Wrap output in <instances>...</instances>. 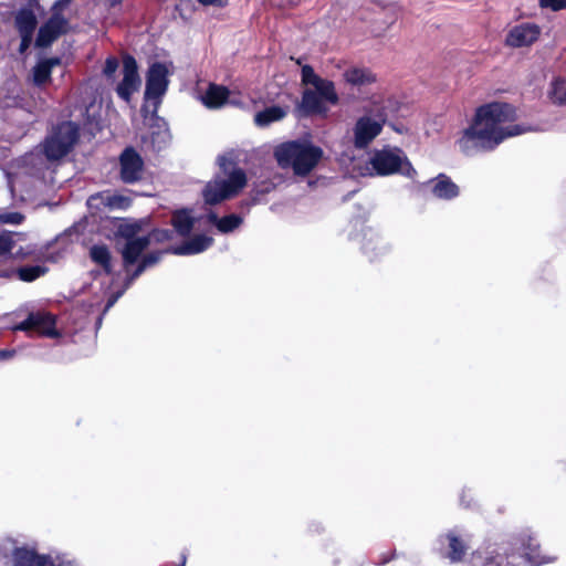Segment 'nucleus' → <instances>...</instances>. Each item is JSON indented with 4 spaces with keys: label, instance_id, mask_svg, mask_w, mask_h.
<instances>
[{
    "label": "nucleus",
    "instance_id": "1",
    "mask_svg": "<svg viewBox=\"0 0 566 566\" xmlns=\"http://www.w3.org/2000/svg\"><path fill=\"white\" fill-rule=\"evenodd\" d=\"M518 112L515 105L493 101L475 108L467 127L459 132L455 144L467 156L492 151L509 138L539 130L538 127L515 123Z\"/></svg>",
    "mask_w": 566,
    "mask_h": 566
},
{
    "label": "nucleus",
    "instance_id": "2",
    "mask_svg": "<svg viewBox=\"0 0 566 566\" xmlns=\"http://www.w3.org/2000/svg\"><path fill=\"white\" fill-rule=\"evenodd\" d=\"M323 155V149L306 138L282 143L274 149L279 166L291 169L298 177L310 175L317 167Z\"/></svg>",
    "mask_w": 566,
    "mask_h": 566
},
{
    "label": "nucleus",
    "instance_id": "3",
    "mask_svg": "<svg viewBox=\"0 0 566 566\" xmlns=\"http://www.w3.org/2000/svg\"><path fill=\"white\" fill-rule=\"evenodd\" d=\"M221 172L208 181L201 193L207 205H218L237 196L247 185L243 169L222 157L219 159Z\"/></svg>",
    "mask_w": 566,
    "mask_h": 566
},
{
    "label": "nucleus",
    "instance_id": "4",
    "mask_svg": "<svg viewBox=\"0 0 566 566\" xmlns=\"http://www.w3.org/2000/svg\"><path fill=\"white\" fill-rule=\"evenodd\" d=\"M302 82L306 85H312L314 88H307L303 93L302 102L298 106V112L302 115H325L328 111L325 104L337 103L338 97L333 82L317 76L314 70L308 65L302 69Z\"/></svg>",
    "mask_w": 566,
    "mask_h": 566
},
{
    "label": "nucleus",
    "instance_id": "5",
    "mask_svg": "<svg viewBox=\"0 0 566 566\" xmlns=\"http://www.w3.org/2000/svg\"><path fill=\"white\" fill-rule=\"evenodd\" d=\"M360 176H387L396 172L413 178L416 170L401 151L397 149H381L375 151L364 167H358Z\"/></svg>",
    "mask_w": 566,
    "mask_h": 566
},
{
    "label": "nucleus",
    "instance_id": "6",
    "mask_svg": "<svg viewBox=\"0 0 566 566\" xmlns=\"http://www.w3.org/2000/svg\"><path fill=\"white\" fill-rule=\"evenodd\" d=\"M78 139V126L73 122H63L54 126L43 144V151L51 160L64 157Z\"/></svg>",
    "mask_w": 566,
    "mask_h": 566
},
{
    "label": "nucleus",
    "instance_id": "7",
    "mask_svg": "<svg viewBox=\"0 0 566 566\" xmlns=\"http://www.w3.org/2000/svg\"><path fill=\"white\" fill-rule=\"evenodd\" d=\"M514 544L510 543H484L476 548L469 558V566H514L509 562L513 555Z\"/></svg>",
    "mask_w": 566,
    "mask_h": 566
},
{
    "label": "nucleus",
    "instance_id": "8",
    "mask_svg": "<svg viewBox=\"0 0 566 566\" xmlns=\"http://www.w3.org/2000/svg\"><path fill=\"white\" fill-rule=\"evenodd\" d=\"M171 74L172 64L170 62H156L153 63L148 69L146 76L145 99L147 103H151L155 109L167 92L169 84L168 77Z\"/></svg>",
    "mask_w": 566,
    "mask_h": 566
},
{
    "label": "nucleus",
    "instance_id": "9",
    "mask_svg": "<svg viewBox=\"0 0 566 566\" xmlns=\"http://www.w3.org/2000/svg\"><path fill=\"white\" fill-rule=\"evenodd\" d=\"M139 230V226L137 223H125L119 228V233L123 235L126 241L124 245L120 248L124 266L126 272L129 274V266L139 263L142 259V253L149 247L150 239L149 237H136V233Z\"/></svg>",
    "mask_w": 566,
    "mask_h": 566
},
{
    "label": "nucleus",
    "instance_id": "10",
    "mask_svg": "<svg viewBox=\"0 0 566 566\" xmlns=\"http://www.w3.org/2000/svg\"><path fill=\"white\" fill-rule=\"evenodd\" d=\"M387 115L384 113L358 118L354 127V145L357 148L367 147L381 133Z\"/></svg>",
    "mask_w": 566,
    "mask_h": 566
},
{
    "label": "nucleus",
    "instance_id": "11",
    "mask_svg": "<svg viewBox=\"0 0 566 566\" xmlns=\"http://www.w3.org/2000/svg\"><path fill=\"white\" fill-rule=\"evenodd\" d=\"M71 29L70 21L61 13L54 12L38 28V48L50 46Z\"/></svg>",
    "mask_w": 566,
    "mask_h": 566
},
{
    "label": "nucleus",
    "instance_id": "12",
    "mask_svg": "<svg viewBox=\"0 0 566 566\" xmlns=\"http://www.w3.org/2000/svg\"><path fill=\"white\" fill-rule=\"evenodd\" d=\"M514 544V551L522 548V555L531 566H542L545 564L554 563L556 556L545 553L541 549L537 541L532 535H522L512 542Z\"/></svg>",
    "mask_w": 566,
    "mask_h": 566
},
{
    "label": "nucleus",
    "instance_id": "13",
    "mask_svg": "<svg viewBox=\"0 0 566 566\" xmlns=\"http://www.w3.org/2000/svg\"><path fill=\"white\" fill-rule=\"evenodd\" d=\"M539 25L531 22H523L511 28L505 38V44L518 49L531 46L541 35Z\"/></svg>",
    "mask_w": 566,
    "mask_h": 566
},
{
    "label": "nucleus",
    "instance_id": "14",
    "mask_svg": "<svg viewBox=\"0 0 566 566\" xmlns=\"http://www.w3.org/2000/svg\"><path fill=\"white\" fill-rule=\"evenodd\" d=\"M140 86V77L136 60L130 55L123 59V80L117 85L116 92L120 98L128 102L132 94Z\"/></svg>",
    "mask_w": 566,
    "mask_h": 566
},
{
    "label": "nucleus",
    "instance_id": "15",
    "mask_svg": "<svg viewBox=\"0 0 566 566\" xmlns=\"http://www.w3.org/2000/svg\"><path fill=\"white\" fill-rule=\"evenodd\" d=\"M200 101L210 109L220 108L226 104L234 106L243 105V102L227 87L213 83L209 84L207 90L201 93Z\"/></svg>",
    "mask_w": 566,
    "mask_h": 566
},
{
    "label": "nucleus",
    "instance_id": "16",
    "mask_svg": "<svg viewBox=\"0 0 566 566\" xmlns=\"http://www.w3.org/2000/svg\"><path fill=\"white\" fill-rule=\"evenodd\" d=\"M438 542L448 544L447 557L451 563L462 562L469 549V537L457 530L440 535Z\"/></svg>",
    "mask_w": 566,
    "mask_h": 566
},
{
    "label": "nucleus",
    "instance_id": "17",
    "mask_svg": "<svg viewBox=\"0 0 566 566\" xmlns=\"http://www.w3.org/2000/svg\"><path fill=\"white\" fill-rule=\"evenodd\" d=\"M360 249L370 260L385 255L390 245L381 233L374 229H365L361 233Z\"/></svg>",
    "mask_w": 566,
    "mask_h": 566
},
{
    "label": "nucleus",
    "instance_id": "18",
    "mask_svg": "<svg viewBox=\"0 0 566 566\" xmlns=\"http://www.w3.org/2000/svg\"><path fill=\"white\" fill-rule=\"evenodd\" d=\"M120 161V178L126 184L136 182L143 175V159L132 148L123 151L119 158Z\"/></svg>",
    "mask_w": 566,
    "mask_h": 566
},
{
    "label": "nucleus",
    "instance_id": "19",
    "mask_svg": "<svg viewBox=\"0 0 566 566\" xmlns=\"http://www.w3.org/2000/svg\"><path fill=\"white\" fill-rule=\"evenodd\" d=\"M17 29L21 36L19 52L24 54L30 48L35 28L34 13L32 9L21 10L15 18Z\"/></svg>",
    "mask_w": 566,
    "mask_h": 566
},
{
    "label": "nucleus",
    "instance_id": "20",
    "mask_svg": "<svg viewBox=\"0 0 566 566\" xmlns=\"http://www.w3.org/2000/svg\"><path fill=\"white\" fill-rule=\"evenodd\" d=\"M213 243V238L206 233L196 234L186 240L180 245L174 247L168 251L176 255H195L205 252Z\"/></svg>",
    "mask_w": 566,
    "mask_h": 566
},
{
    "label": "nucleus",
    "instance_id": "21",
    "mask_svg": "<svg viewBox=\"0 0 566 566\" xmlns=\"http://www.w3.org/2000/svg\"><path fill=\"white\" fill-rule=\"evenodd\" d=\"M81 99L82 104L75 106L74 111L71 112V115L74 117H81L87 123L95 122L98 116L101 104L96 102L88 87H83L81 90Z\"/></svg>",
    "mask_w": 566,
    "mask_h": 566
},
{
    "label": "nucleus",
    "instance_id": "22",
    "mask_svg": "<svg viewBox=\"0 0 566 566\" xmlns=\"http://www.w3.org/2000/svg\"><path fill=\"white\" fill-rule=\"evenodd\" d=\"M64 335L65 331L54 315L38 311V336L60 339Z\"/></svg>",
    "mask_w": 566,
    "mask_h": 566
},
{
    "label": "nucleus",
    "instance_id": "23",
    "mask_svg": "<svg viewBox=\"0 0 566 566\" xmlns=\"http://www.w3.org/2000/svg\"><path fill=\"white\" fill-rule=\"evenodd\" d=\"M203 220V218L197 217L190 209L176 210L172 213L171 224L178 234L187 237L195 229L196 223Z\"/></svg>",
    "mask_w": 566,
    "mask_h": 566
},
{
    "label": "nucleus",
    "instance_id": "24",
    "mask_svg": "<svg viewBox=\"0 0 566 566\" xmlns=\"http://www.w3.org/2000/svg\"><path fill=\"white\" fill-rule=\"evenodd\" d=\"M432 195L442 200H451L459 196V187L446 175H439L431 181Z\"/></svg>",
    "mask_w": 566,
    "mask_h": 566
},
{
    "label": "nucleus",
    "instance_id": "25",
    "mask_svg": "<svg viewBox=\"0 0 566 566\" xmlns=\"http://www.w3.org/2000/svg\"><path fill=\"white\" fill-rule=\"evenodd\" d=\"M206 220L210 223H213L219 232L221 233H229L233 230L238 229L242 222L243 219L238 214H229L223 218H218L214 212H210Z\"/></svg>",
    "mask_w": 566,
    "mask_h": 566
},
{
    "label": "nucleus",
    "instance_id": "26",
    "mask_svg": "<svg viewBox=\"0 0 566 566\" xmlns=\"http://www.w3.org/2000/svg\"><path fill=\"white\" fill-rule=\"evenodd\" d=\"M285 115L286 111L284 108L280 106H271L256 113L254 116V123L260 127H264L274 122L281 120Z\"/></svg>",
    "mask_w": 566,
    "mask_h": 566
},
{
    "label": "nucleus",
    "instance_id": "27",
    "mask_svg": "<svg viewBox=\"0 0 566 566\" xmlns=\"http://www.w3.org/2000/svg\"><path fill=\"white\" fill-rule=\"evenodd\" d=\"M344 78L347 83L361 86L375 81V76L366 69L352 67L345 71Z\"/></svg>",
    "mask_w": 566,
    "mask_h": 566
},
{
    "label": "nucleus",
    "instance_id": "28",
    "mask_svg": "<svg viewBox=\"0 0 566 566\" xmlns=\"http://www.w3.org/2000/svg\"><path fill=\"white\" fill-rule=\"evenodd\" d=\"M61 66L60 57H50L38 61V86L50 82V75L54 67Z\"/></svg>",
    "mask_w": 566,
    "mask_h": 566
},
{
    "label": "nucleus",
    "instance_id": "29",
    "mask_svg": "<svg viewBox=\"0 0 566 566\" xmlns=\"http://www.w3.org/2000/svg\"><path fill=\"white\" fill-rule=\"evenodd\" d=\"M163 252H150L144 256H142L137 269L129 275L126 287L129 286V284L139 276L147 268L156 264L161 259Z\"/></svg>",
    "mask_w": 566,
    "mask_h": 566
},
{
    "label": "nucleus",
    "instance_id": "30",
    "mask_svg": "<svg viewBox=\"0 0 566 566\" xmlns=\"http://www.w3.org/2000/svg\"><path fill=\"white\" fill-rule=\"evenodd\" d=\"M548 97L554 104L566 103V80L563 77H556L552 81L548 90Z\"/></svg>",
    "mask_w": 566,
    "mask_h": 566
},
{
    "label": "nucleus",
    "instance_id": "31",
    "mask_svg": "<svg viewBox=\"0 0 566 566\" xmlns=\"http://www.w3.org/2000/svg\"><path fill=\"white\" fill-rule=\"evenodd\" d=\"M91 258L94 262L102 265L107 272H109V251L104 245H94L90 251Z\"/></svg>",
    "mask_w": 566,
    "mask_h": 566
},
{
    "label": "nucleus",
    "instance_id": "32",
    "mask_svg": "<svg viewBox=\"0 0 566 566\" xmlns=\"http://www.w3.org/2000/svg\"><path fill=\"white\" fill-rule=\"evenodd\" d=\"M13 565L14 566H34L35 554L32 551L25 548H18L13 553Z\"/></svg>",
    "mask_w": 566,
    "mask_h": 566
},
{
    "label": "nucleus",
    "instance_id": "33",
    "mask_svg": "<svg viewBox=\"0 0 566 566\" xmlns=\"http://www.w3.org/2000/svg\"><path fill=\"white\" fill-rule=\"evenodd\" d=\"M15 241L13 234L1 233L0 234V258L6 256L14 248Z\"/></svg>",
    "mask_w": 566,
    "mask_h": 566
},
{
    "label": "nucleus",
    "instance_id": "34",
    "mask_svg": "<svg viewBox=\"0 0 566 566\" xmlns=\"http://www.w3.org/2000/svg\"><path fill=\"white\" fill-rule=\"evenodd\" d=\"M61 555H39L38 566H60Z\"/></svg>",
    "mask_w": 566,
    "mask_h": 566
},
{
    "label": "nucleus",
    "instance_id": "35",
    "mask_svg": "<svg viewBox=\"0 0 566 566\" xmlns=\"http://www.w3.org/2000/svg\"><path fill=\"white\" fill-rule=\"evenodd\" d=\"M147 237H149L150 241L154 240L156 242H164V241H168L171 239L172 232L167 229H159V230H154Z\"/></svg>",
    "mask_w": 566,
    "mask_h": 566
},
{
    "label": "nucleus",
    "instance_id": "36",
    "mask_svg": "<svg viewBox=\"0 0 566 566\" xmlns=\"http://www.w3.org/2000/svg\"><path fill=\"white\" fill-rule=\"evenodd\" d=\"M539 6L545 9L558 11L566 8V0H539Z\"/></svg>",
    "mask_w": 566,
    "mask_h": 566
},
{
    "label": "nucleus",
    "instance_id": "37",
    "mask_svg": "<svg viewBox=\"0 0 566 566\" xmlns=\"http://www.w3.org/2000/svg\"><path fill=\"white\" fill-rule=\"evenodd\" d=\"M118 67V61L116 57L111 56L106 60L103 73L106 76H113Z\"/></svg>",
    "mask_w": 566,
    "mask_h": 566
},
{
    "label": "nucleus",
    "instance_id": "38",
    "mask_svg": "<svg viewBox=\"0 0 566 566\" xmlns=\"http://www.w3.org/2000/svg\"><path fill=\"white\" fill-rule=\"evenodd\" d=\"M19 279L25 282H32L35 280L34 268H22L18 271Z\"/></svg>",
    "mask_w": 566,
    "mask_h": 566
},
{
    "label": "nucleus",
    "instance_id": "39",
    "mask_svg": "<svg viewBox=\"0 0 566 566\" xmlns=\"http://www.w3.org/2000/svg\"><path fill=\"white\" fill-rule=\"evenodd\" d=\"M108 205L111 207L123 209L128 206V200L122 196H113V197H108Z\"/></svg>",
    "mask_w": 566,
    "mask_h": 566
},
{
    "label": "nucleus",
    "instance_id": "40",
    "mask_svg": "<svg viewBox=\"0 0 566 566\" xmlns=\"http://www.w3.org/2000/svg\"><path fill=\"white\" fill-rule=\"evenodd\" d=\"M1 221L4 223H20L22 221V216L20 213H7L0 217Z\"/></svg>",
    "mask_w": 566,
    "mask_h": 566
},
{
    "label": "nucleus",
    "instance_id": "41",
    "mask_svg": "<svg viewBox=\"0 0 566 566\" xmlns=\"http://www.w3.org/2000/svg\"><path fill=\"white\" fill-rule=\"evenodd\" d=\"M123 293H124V290L109 294L104 312H107L117 302V300L123 295Z\"/></svg>",
    "mask_w": 566,
    "mask_h": 566
},
{
    "label": "nucleus",
    "instance_id": "42",
    "mask_svg": "<svg viewBox=\"0 0 566 566\" xmlns=\"http://www.w3.org/2000/svg\"><path fill=\"white\" fill-rule=\"evenodd\" d=\"M72 1L73 0H57V1H55V3L52 7V13H54V12L61 13V11L65 7H67Z\"/></svg>",
    "mask_w": 566,
    "mask_h": 566
},
{
    "label": "nucleus",
    "instance_id": "43",
    "mask_svg": "<svg viewBox=\"0 0 566 566\" xmlns=\"http://www.w3.org/2000/svg\"><path fill=\"white\" fill-rule=\"evenodd\" d=\"M35 324L34 317L31 314L28 319L15 327V329L28 331Z\"/></svg>",
    "mask_w": 566,
    "mask_h": 566
},
{
    "label": "nucleus",
    "instance_id": "44",
    "mask_svg": "<svg viewBox=\"0 0 566 566\" xmlns=\"http://www.w3.org/2000/svg\"><path fill=\"white\" fill-rule=\"evenodd\" d=\"M60 566H81L75 559H71L66 556H61Z\"/></svg>",
    "mask_w": 566,
    "mask_h": 566
},
{
    "label": "nucleus",
    "instance_id": "45",
    "mask_svg": "<svg viewBox=\"0 0 566 566\" xmlns=\"http://www.w3.org/2000/svg\"><path fill=\"white\" fill-rule=\"evenodd\" d=\"M203 6H223L227 0H198Z\"/></svg>",
    "mask_w": 566,
    "mask_h": 566
},
{
    "label": "nucleus",
    "instance_id": "46",
    "mask_svg": "<svg viewBox=\"0 0 566 566\" xmlns=\"http://www.w3.org/2000/svg\"><path fill=\"white\" fill-rule=\"evenodd\" d=\"M12 355H13V352H11V350H1L0 352V359L10 358Z\"/></svg>",
    "mask_w": 566,
    "mask_h": 566
},
{
    "label": "nucleus",
    "instance_id": "47",
    "mask_svg": "<svg viewBox=\"0 0 566 566\" xmlns=\"http://www.w3.org/2000/svg\"><path fill=\"white\" fill-rule=\"evenodd\" d=\"M46 272V269L41 268L38 265V277Z\"/></svg>",
    "mask_w": 566,
    "mask_h": 566
},
{
    "label": "nucleus",
    "instance_id": "48",
    "mask_svg": "<svg viewBox=\"0 0 566 566\" xmlns=\"http://www.w3.org/2000/svg\"><path fill=\"white\" fill-rule=\"evenodd\" d=\"M167 138H168V134H167V133H164V134H163V140H164V142H166V140H167Z\"/></svg>",
    "mask_w": 566,
    "mask_h": 566
}]
</instances>
